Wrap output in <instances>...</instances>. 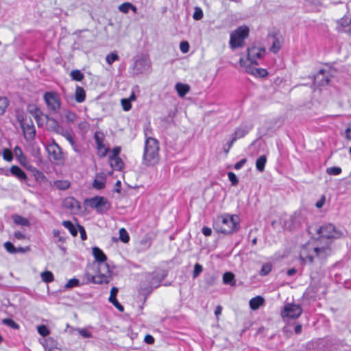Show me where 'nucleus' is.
I'll return each mask as SVG.
<instances>
[{"label":"nucleus","instance_id":"1","mask_svg":"<svg viewBox=\"0 0 351 351\" xmlns=\"http://www.w3.org/2000/svg\"><path fill=\"white\" fill-rule=\"evenodd\" d=\"M330 247L328 245L319 246L317 241H308L301 247L300 258L304 263H311L315 258L324 260L330 255Z\"/></svg>","mask_w":351,"mask_h":351},{"label":"nucleus","instance_id":"2","mask_svg":"<svg viewBox=\"0 0 351 351\" xmlns=\"http://www.w3.org/2000/svg\"><path fill=\"white\" fill-rule=\"evenodd\" d=\"M240 218L237 215L225 213L217 217L213 223L214 230L223 234H231L239 230Z\"/></svg>","mask_w":351,"mask_h":351},{"label":"nucleus","instance_id":"3","mask_svg":"<svg viewBox=\"0 0 351 351\" xmlns=\"http://www.w3.org/2000/svg\"><path fill=\"white\" fill-rule=\"evenodd\" d=\"M167 271L162 269H157L151 273L143 274L141 282V288L145 291L151 292L160 287L162 281L167 277Z\"/></svg>","mask_w":351,"mask_h":351},{"label":"nucleus","instance_id":"4","mask_svg":"<svg viewBox=\"0 0 351 351\" xmlns=\"http://www.w3.org/2000/svg\"><path fill=\"white\" fill-rule=\"evenodd\" d=\"M85 204L91 208L95 209L98 214L103 215L111 208V203L103 196L96 195L85 199Z\"/></svg>","mask_w":351,"mask_h":351},{"label":"nucleus","instance_id":"5","mask_svg":"<svg viewBox=\"0 0 351 351\" xmlns=\"http://www.w3.org/2000/svg\"><path fill=\"white\" fill-rule=\"evenodd\" d=\"M249 35V28L245 26H240L230 34V47L232 49L243 47L245 44V39Z\"/></svg>","mask_w":351,"mask_h":351},{"label":"nucleus","instance_id":"6","mask_svg":"<svg viewBox=\"0 0 351 351\" xmlns=\"http://www.w3.org/2000/svg\"><path fill=\"white\" fill-rule=\"evenodd\" d=\"M43 99L47 105L48 111L51 114H57L61 108V99L59 95L53 91L46 92Z\"/></svg>","mask_w":351,"mask_h":351},{"label":"nucleus","instance_id":"7","mask_svg":"<svg viewBox=\"0 0 351 351\" xmlns=\"http://www.w3.org/2000/svg\"><path fill=\"white\" fill-rule=\"evenodd\" d=\"M253 128V124L251 122H243L239 126L236 128L234 132L230 136V140L228 143V149H225L226 152H228L232 145L237 140L243 138Z\"/></svg>","mask_w":351,"mask_h":351},{"label":"nucleus","instance_id":"8","mask_svg":"<svg viewBox=\"0 0 351 351\" xmlns=\"http://www.w3.org/2000/svg\"><path fill=\"white\" fill-rule=\"evenodd\" d=\"M317 234L321 237L326 239H339L343 235V232L332 223H325L317 229Z\"/></svg>","mask_w":351,"mask_h":351},{"label":"nucleus","instance_id":"9","mask_svg":"<svg viewBox=\"0 0 351 351\" xmlns=\"http://www.w3.org/2000/svg\"><path fill=\"white\" fill-rule=\"evenodd\" d=\"M302 313V309L300 305L293 303H287L284 306L281 315L283 318L296 319L300 317Z\"/></svg>","mask_w":351,"mask_h":351},{"label":"nucleus","instance_id":"10","mask_svg":"<svg viewBox=\"0 0 351 351\" xmlns=\"http://www.w3.org/2000/svg\"><path fill=\"white\" fill-rule=\"evenodd\" d=\"M265 53V47L253 45L247 49V59L252 64H257L256 60L263 58Z\"/></svg>","mask_w":351,"mask_h":351},{"label":"nucleus","instance_id":"11","mask_svg":"<svg viewBox=\"0 0 351 351\" xmlns=\"http://www.w3.org/2000/svg\"><path fill=\"white\" fill-rule=\"evenodd\" d=\"M110 275L111 270L110 267H108V270L98 267L97 274L91 277V282L99 285L107 284L110 281Z\"/></svg>","mask_w":351,"mask_h":351},{"label":"nucleus","instance_id":"12","mask_svg":"<svg viewBox=\"0 0 351 351\" xmlns=\"http://www.w3.org/2000/svg\"><path fill=\"white\" fill-rule=\"evenodd\" d=\"M24 136L27 140H32L36 135V129L31 119H24L21 122Z\"/></svg>","mask_w":351,"mask_h":351},{"label":"nucleus","instance_id":"13","mask_svg":"<svg viewBox=\"0 0 351 351\" xmlns=\"http://www.w3.org/2000/svg\"><path fill=\"white\" fill-rule=\"evenodd\" d=\"M93 255L95 261L98 263V267L108 270L109 265L106 263L107 256L99 247H93Z\"/></svg>","mask_w":351,"mask_h":351},{"label":"nucleus","instance_id":"14","mask_svg":"<svg viewBox=\"0 0 351 351\" xmlns=\"http://www.w3.org/2000/svg\"><path fill=\"white\" fill-rule=\"evenodd\" d=\"M94 138L98 151L102 154H106L109 148L105 142L104 134L102 132L96 131L94 134Z\"/></svg>","mask_w":351,"mask_h":351},{"label":"nucleus","instance_id":"15","mask_svg":"<svg viewBox=\"0 0 351 351\" xmlns=\"http://www.w3.org/2000/svg\"><path fill=\"white\" fill-rule=\"evenodd\" d=\"M159 146L157 140L148 138L145 141L144 154H157Z\"/></svg>","mask_w":351,"mask_h":351},{"label":"nucleus","instance_id":"16","mask_svg":"<svg viewBox=\"0 0 351 351\" xmlns=\"http://www.w3.org/2000/svg\"><path fill=\"white\" fill-rule=\"evenodd\" d=\"M301 219L299 215L291 216L288 220L285 221L284 227L289 230H295L300 226Z\"/></svg>","mask_w":351,"mask_h":351},{"label":"nucleus","instance_id":"17","mask_svg":"<svg viewBox=\"0 0 351 351\" xmlns=\"http://www.w3.org/2000/svg\"><path fill=\"white\" fill-rule=\"evenodd\" d=\"M109 163L114 171H121L123 168L124 163L119 155H110Z\"/></svg>","mask_w":351,"mask_h":351},{"label":"nucleus","instance_id":"18","mask_svg":"<svg viewBox=\"0 0 351 351\" xmlns=\"http://www.w3.org/2000/svg\"><path fill=\"white\" fill-rule=\"evenodd\" d=\"M93 186L97 190H101L106 186V177L101 174H97L93 182Z\"/></svg>","mask_w":351,"mask_h":351},{"label":"nucleus","instance_id":"19","mask_svg":"<svg viewBox=\"0 0 351 351\" xmlns=\"http://www.w3.org/2000/svg\"><path fill=\"white\" fill-rule=\"evenodd\" d=\"M160 155H143V163L147 166H154L159 162Z\"/></svg>","mask_w":351,"mask_h":351},{"label":"nucleus","instance_id":"20","mask_svg":"<svg viewBox=\"0 0 351 351\" xmlns=\"http://www.w3.org/2000/svg\"><path fill=\"white\" fill-rule=\"evenodd\" d=\"M10 173L21 180H25L27 178L25 173L18 166L13 165L10 168Z\"/></svg>","mask_w":351,"mask_h":351},{"label":"nucleus","instance_id":"21","mask_svg":"<svg viewBox=\"0 0 351 351\" xmlns=\"http://www.w3.org/2000/svg\"><path fill=\"white\" fill-rule=\"evenodd\" d=\"M17 157L18 161L20 162L21 165L25 167L27 169L34 171L36 168L30 164L28 161L27 155H15Z\"/></svg>","mask_w":351,"mask_h":351},{"label":"nucleus","instance_id":"22","mask_svg":"<svg viewBox=\"0 0 351 351\" xmlns=\"http://www.w3.org/2000/svg\"><path fill=\"white\" fill-rule=\"evenodd\" d=\"M265 302V300L263 297L258 295L254 298H252L250 300V306L252 310H257L262 306Z\"/></svg>","mask_w":351,"mask_h":351},{"label":"nucleus","instance_id":"23","mask_svg":"<svg viewBox=\"0 0 351 351\" xmlns=\"http://www.w3.org/2000/svg\"><path fill=\"white\" fill-rule=\"evenodd\" d=\"M46 118L47 119V126L48 130L54 131L56 133H60L61 128L58 121L55 119L50 118L48 116H47Z\"/></svg>","mask_w":351,"mask_h":351},{"label":"nucleus","instance_id":"24","mask_svg":"<svg viewBox=\"0 0 351 351\" xmlns=\"http://www.w3.org/2000/svg\"><path fill=\"white\" fill-rule=\"evenodd\" d=\"M223 283L230 286L236 285L235 276L232 272L227 271L223 275Z\"/></svg>","mask_w":351,"mask_h":351},{"label":"nucleus","instance_id":"25","mask_svg":"<svg viewBox=\"0 0 351 351\" xmlns=\"http://www.w3.org/2000/svg\"><path fill=\"white\" fill-rule=\"evenodd\" d=\"M134 66L138 73H143L149 68L147 60L145 58L137 60Z\"/></svg>","mask_w":351,"mask_h":351},{"label":"nucleus","instance_id":"26","mask_svg":"<svg viewBox=\"0 0 351 351\" xmlns=\"http://www.w3.org/2000/svg\"><path fill=\"white\" fill-rule=\"evenodd\" d=\"M62 226L68 229L72 236L76 237L77 235L78 228L77 226L76 227L71 221H63Z\"/></svg>","mask_w":351,"mask_h":351},{"label":"nucleus","instance_id":"27","mask_svg":"<svg viewBox=\"0 0 351 351\" xmlns=\"http://www.w3.org/2000/svg\"><path fill=\"white\" fill-rule=\"evenodd\" d=\"M76 118L77 116L75 113L69 110H65L62 114V119H64L67 123H73Z\"/></svg>","mask_w":351,"mask_h":351},{"label":"nucleus","instance_id":"28","mask_svg":"<svg viewBox=\"0 0 351 351\" xmlns=\"http://www.w3.org/2000/svg\"><path fill=\"white\" fill-rule=\"evenodd\" d=\"M14 222L17 225H21L25 227H29L30 226L29 221L21 215H15L12 217Z\"/></svg>","mask_w":351,"mask_h":351},{"label":"nucleus","instance_id":"29","mask_svg":"<svg viewBox=\"0 0 351 351\" xmlns=\"http://www.w3.org/2000/svg\"><path fill=\"white\" fill-rule=\"evenodd\" d=\"M75 98L77 102L82 103L85 100L86 93L83 88L77 86L75 93Z\"/></svg>","mask_w":351,"mask_h":351},{"label":"nucleus","instance_id":"30","mask_svg":"<svg viewBox=\"0 0 351 351\" xmlns=\"http://www.w3.org/2000/svg\"><path fill=\"white\" fill-rule=\"evenodd\" d=\"M176 89L180 97H184L189 91V86L185 84L178 83L176 85Z\"/></svg>","mask_w":351,"mask_h":351},{"label":"nucleus","instance_id":"31","mask_svg":"<svg viewBox=\"0 0 351 351\" xmlns=\"http://www.w3.org/2000/svg\"><path fill=\"white\" fill-rule=\"evenodd\" d=\"M266 162V155H261V156L256 161V169L260 172L264 171Z\"/></svg>","mask_w":351,"mask_h":351},{"label":"nucleus","instance_id":"32","mask_svg":"<svg viewBox=\"0 0 351 351\" xmlns=\"http://www.w3.org/2000/svg\"><path fill=\"white\" fill-rule=\"evenodd\" d=\"M71 184L68 180H58L53 182V186L60 190H66L69 188Z\"/></svg>","mask_w":351,"mask_h":351},{"label":"nucleus","instance_id":"33","mask_svg":"<svg viewBox=\"0 0 351 351\" xmlns=\"http://www.w3.org/2000/svg\"><path fill=\"white\" fill-rule=\"evenodd\" d=\"M40 278L42 280L48 284L52 282L54 280L53 274L49 270H46L40 274Z\"/></svg>","mask_w":351,"mask_h":351},{"label":"nucleus","instance_id":"34","mask_svg":"<svg viewBox=\"0 0 351 351\" xmlns=\"http://www.w3.org/2000/svg\"><path fill=\"white\" fill-rule=\"evenodd\" d=\"M272 38V45L270 47V51L274 53H276L281 48V42L280 39L274 36H271Z\"/></svg>","mask_w":351,"mask_h":351},{"label":"nucleus","instance_id":"35","mask_svg":"<svg viewBox=\"0 0 351 351\" xmlns=\"http://www.w3.org/2000/svg\"><path fill=\"white\" fill-rule=\"evenodd\" d=\"M48 154H62L60 147L54 141L47 147Z\"/></svg>","mask_w":351,"mask_h":351},{"label":"nucleus","instance_id":"36","mask_svg":"<svg viewBox=\"0 0 351 351\" xmlns=\"http://www.w3.org/2000/svg\"><path fill=\"white\" fill-rule=\"evenodd\" d=\"M152 238L148 235H145V237H143L140 241V245L143 250H146L149 249L152 245Z\"/></svg>","mask_w":351,"mask_h":351},{"label":"nucleus","instance_id":"37","mask_svg":"<svg viewBox=\"0 0 351 351\" xmlns=\"http://www.w3.org/2000/svg\"><path fill=\"white\" fill-rule=\"evenodd\" d=\"M27 111L32 115L34 119H37L39 115H43L40 110L36 106L33 104L28 105Z\"/></svg>","mask_w":351,"mask_h":351},{"label":"nucleus","instance_id":"38","mask_svg":"<svg viewBox=\"0 0 351 351\" xmlns=\"http://www.w3.org/2000/svg\"><path fill=\"white\" fill-rule=\"evenodd\" d=\"M272 267H273V265L271 263H264L262 265L261 269L259 271V275L261 276H265L268 275L271 272Z\"/></svg>","mask_w":351,"mask_h":351},{"label":"nucleus","instance_id":"39","mask_svg":"<svg viewBox=\"0 0 351 351\" xmlns=\"http://www.w3.org/2000/svg\"><path fill=\"white\" fill-rule=\"evenodd\" d=\"M78 204V202L72 197H66L64 200V206L68 208H75Z\"/></svg>","mask_w":351,"mask_h":351},{"label":"nucleus","instance_id":"40","mask_svg":"<svg viewBox=\"0 0 351 351\" xmlns=\"http://www.w3.org/2000/svg\"><path fill=\"white\" fill-rule=\"evenodd\" d=\"M34 156V162L36 164L38 167H39L42 169H45L47 164L48 163L47 161H44L43 158H41V155H32Z\"/></svg>","mask_w":351,"mask_h":351},{"label":"nucleus","instance_id":"41","mask_svg":"<svg viewBox=\"0 0 351 351\" xmlns=\"http://www.w3.org/2000/svg\"><path fill=\"white\" fill-rule=\"evenodd\" d=\"M70 75L73 80L77 82L82 81L84 77V74L80 70H73Z\"/></svg>","mask_w":351,"mask_h":351},{"label":"nucleus","instance_id":"42","mask_svg":"<svg viewBox=\"0 0 351 351\" xmlns=\"http://www.w3.org/2000/svg\"><path fill=\"white\" fill-rule=\"evenodd\" d=\"M8 104L9 101L6 97H0V114L4 113Z\"/></svg>","mask_w":351,"mask_h":351},{"label":"nucleus","instance_id":"43","mask_svg":"<svg viewBox=\"0 0 351 351\" xmlns=\"http://www.w3.org/2000/svg\"><path fill=\"white\" fill-rule=\"evenodd\" d=\"M119 239L122 242L125 243L129 242L130 241L129 234L123 228L119 230Z\"/></svg>","mask_w":351,"mask_h":351},{"label":"nucleus","instance_id":"44","mask_svg":"<svg viewBox=\"0 0 351 351\" xmlns=\"http://www.w3.org/2000/svg\"><path fill=\"white\" fill-rule=\"evenodd\" d=\"M326 171L328 175L338 176L341 173L342 170L341 168L339 167H328Z\"/></svg>","mask_w":351,"mask_h":351},{"label":"nucleus","instance_id":"45","mask_svg":"<svg viewBox=\"0 0 351 351\" xmlns=\"http://www.w3.org/2000/svg\"><path fill=\"white\" fill-rule=\"evenodd\" d=\"M229 181L231 183V185L233 186H236L239 184V179L236 174L232 171H229L227 173Z\"/></svg>","mask_w":351,"mask_h":351},{"label":"nucleus","instance_id":"46","mask_svg":"<svg viewBox=\"0 0 351 351\" xmlns=\"http://www.w3.org/2000/svg\"><path fill=\"white\" fill-rule=\"evenodd\" d=\"M252 74H253L255 76H259V77H265L267 75V71L266 69H253L251 71H250Z\"/></svg>","mask_w":351,"mask_h":351},{"label":"nucleus","instance_id":"47","mask_svg":"<svg viewBox=\"0 0 351 351\" xmlns=\"http://www.w3.org/2000/svg\"><path fill=\"white\" fill-rule=\"evenodd\" d=\"M119 59V57L117 53L112 52L108 54L106 57V60L108 64H112L114 61Z\"/></svg>","mask_w":351,"mask_h":351},{"label":"nucleus","instance_id":"48","mask_svg":"<svg viewBox=\"0 0 351 351\" xmlns=\"http://www.w3.org/2000/svg\"><path fill=\"white\" fill-rule=\"evenodd\" d=\"M3 323L13 328V329H18L19 328V326L17 323H16L12 319L10 318H6L3 320Z\"/></svg>","mask_w":351,"mask_h":351},{"label":"nucleus","instance_id":"49","mask_svg":"<svg viewBox=\"0 0 351 351\" xmlns=\"http://www.w3.org/2000/svg\"><path fill=\"white\" fill-rule=\"evenodd\" d=\"M204 16L203 11L199 7H195L193 18L195 21L201 20Z\"/></svg>","mask_w":351,"mask_h":351},{"label":"nucleus","instance_id":"50","mask_svg":"<svg viewBox=\"0 0 351 351\" xmlns=\"http://www.w3.org/2000/svg\"><path fill=\"white\" fill-rule=\"evenodd\" d=\"M37 329L39 335L44 337H47L50 333L49 328L45 325L38 326Z\"/></svg>","mask_w":351,"mask_h":351},{"label":"nucleus","instance_id":"51","mask_svg":"<svg viewBox=\"0 0 351 351\" xmlns=\"http://www.w3.org/2000/svg\"><path fill=\"white\" fill-rule=\"evenodd\" d=\"M4 247L10 254H16V247L12 243L7 241L4 243Z\"/></svg>","mask_w":351,"mask_h":351},{"label":"nucleus","instance_id":"52","mask_svg":"<svg viewBox=\"0 0 351 351\" xmlns=\"http://www.w3.org/2000/svg\"><path fill=\"white\" fill-rule=\"evenodd\" d=\"M80 285V280L77 278L70 279L65 285L66 289H71Z\"/></svg>","mask_w":351,"mask_h":351},{"label":"nucleus","instance_id":"53","mask_svg":"<svg viewBox=\"0 0 351 351\" xmlns=\"http://www.w3.org/2000/svg\"><path fill=\"white\" fill-rule=\"evenodd\" d=\"M109 302L112 303L120 312H123L124 311L123 306L119 302L117 299V297L114 298H109Z\"/></svg>","mask_w":351,"mask_h":351},{"label":"nucleus","instance_id":"54","mask_svg":"<svg viewBox=\"0 0 351 351\" xmlns=\"http://www.w3.org/2000/svg\"><path fill=\"white\" fill-rule=\"evenodd\" d=\"M60 130H62V132L60 133L70 143L71 145H73L74 140L72 134L67 130L63 131L62 129Z\"/></svg>","mask_w":351,"mask_h":351},{"label":"nucleus","instance_id":"55","mask_svg":"<svg viewBox=\"0 0 351 351\" xmlns=\"http://www.w3.org/2000/svg\"><path fill=\"white\" fill-rule=\"evenodd\" d=\"M203 267L199 263H195L194 265V270L193 273V278H196L202 271Z\"/></svg>","mask_w":351,"mask_h":351},{"label":"nucleus","instance_id":"56","mask_svg":"<svg viewBox=\"0 0 351 351\" xmlns=\"http://www.w3.org/2000/svg\"><path fill=\"white\" fill-rule=\"evenodd\" d=\"M78 333L83 337L84 338H90L92 337V333L86 328H78Z\"/></svg>","mask_w":351,"mask_h":351},{"label":"nucleus","instance_id":"57","mask_svg":"<svg viewBox=\"0 0 351 351\" xmlns=\"http://www.w3.org/2000/svg\"><path fill=\"white\" fill-rule=\"evenodd\" d=\"M130 7H131V3H123L119 6V10L123 13H128L130 10Z\"/></svg>","mask_w":351,"mask_h":351},{"label":"nucleus","instance_id":"58","mask_svg":"<svg viewBox=\"0 0 351 351\" xmlns=\"http://www.w3.org/2000/svg\"><path fill=\"white\" fill-rule=\"evenodd\" d=\"M121 105H122L123 109L125 111H128L132 108L130 100L128 99H121Z\"/></svg>","mask_w":351,"mask_h":351},{"label":"nucleus","instance_id":"59","mask_svg":"<svg viewBox=\"0 0 351 351\" xmlns=\"http://www.w3.org/2000/svg\"><path fill=\"white\" fill-rule=\"evenodd\" d=\"M53 236L55 238L58 239V242H63L64 241V238L61 235V232L59 230L54 229L53 230Z\"/></svg>","mask_w":351,"mask_h":351},{"label":"nucleus","instance_id":"60","mask_svg":"<svg viewBox=\"0 0 351 351\" xmlns=\"http://www.w3.org/2000/svg\"><path fill=\"white\" fill-rule=\"evenodd\" d=\"M77 228H78L77 230L80 234L81 239L82 241L86 240L87 239V237H86V232L85 228L82 226H80L79 224H77Z\"/></svg>","mask_w":351,"mask_h":351},{"label":"nucleus","instance_id":"61","mask_svg":"<svg viewBox=\"0 0 351 351\" xmlns=\"http://www.w3.org/2000/svg\"><path fill=\"white\" fill-rule=\"evenodd\" d=\"M0 154H13L12 150L3 145V141L0 139Z\"/></svg>","mask_w":351,"mask_h":351},{"label":"nucleus","instance_id":"62","mask_svg":"<svg viewBox=\"0 0 351 351\" xmlns=\"http://www.w3.org/2000/svg\"><path fill=\"white\" fill-rule=\"evenodd\" d=\"M180 51L183 53H187L189 50V45L186 41H182L180 44Z\"/></svg>","mask_w":351,"mask_h":351},{"label":"nucleus","instance_id":"63","mask_svg":"<svg viewBox=\"0 0 351 351\" xmlns=\"http://www.w3.org/2000/svg\"><path fill=\"white\" fill-rule=\"evenodd\" d=\"M246 161H247L246 159L243 158V159L241 160L240 161L237 162V163L234 164V169L235 170L241 169V168H243V167L245 164Z\"/></svg>","mask_w":351,"mask_h":351},{"label":"nucleus","instance_id":"64","mask_svg":"<svg viewBox=\"0 0 351 351\" xmlns=\"http://www.w3.org/2000/svg\"><path fill=\"white\" fill-rule=\"evenodd\" d=\"M154 338L152 335H146L145 338H144V341L147 343V344H149V345H152L154 343Z\"/></svg>","mask_w":351,"mask_h":351}]
</instances>
